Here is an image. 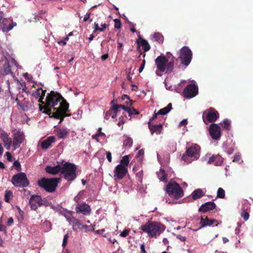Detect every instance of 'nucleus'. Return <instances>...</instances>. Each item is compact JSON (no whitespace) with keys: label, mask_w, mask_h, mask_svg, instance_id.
Returning a JSON list of instances; mask_svg holds the SVG:
<instances>
[{"label":"nucleus","mask_w":253,"mask_h":253,"mask_svg":"<svg viewBox=\"0 0 253 253\" xmlns=\"http://www.w3.org/2000/svg\"><path fill=\"white\" fill-rule=\"evenodd\" d=\"M44 101L43 106L39 105L40 110L44 109V113L60 119V123L65 117L71 116L70 114H67L69 111V105L60 93L51 91L47 93Z\"/></svg>","instance_id":"nucleus-1"},{"label":"nucleus","mask_w":253,"mask_h":253,"mask_svg":"<svg viewBox=\"0 0 253 253\" xmlns=\"http://www.w3.org/2000/svg\"><path fill=\"white\" fill-rule=\"evenodd\" d=\"M155 64L158 70L156 74L158 76H161L159 72L167 71L171 72L174 67V57L170 53H168L166 56L164 54L161 55L155 60Z\"/></svg>","instance_id":"nucleus-2"},{"label":"nucleus","mask_w":253,"mask_h":253,"mask_svg":"<svg viewBox=\"0 0 253 253\" xmlns=\"http://www.w3.org/2000/svg\"><path fill=\"white\" fill-rule=\"evenodd\" d=\"M139 229L147 233L149 237H154L160 235L165 230V227L158 222L148 221L141 225Z\"/></svg>","instance_id":"nucleus-3"},{"label":"nucleus","mask_w":253,"mask_h":253,"mask_svg":"<svg viewBox=\"0 0 253 253\" xmlns=\"http://www.w3.org/2000/svg\"><path fill=\"white\" fill-rule=\"evenodd\" d=\"M76 166L69 162H62L61 174L67 181H72L77 177Z\"/></svg>","instance_id":"nucleus-4"},{"label":"nucleus","mask_w":253,"mask_h":253,"mask_svg":"<svg viewBox=\"0 0 253 253\" xmlns=\"http://www.w3.org/2000/svg\"><path fill=\"white\" fill-rule=\"evenodd\" d=\"M167 193L171 198L177 200L183 196V191L180 185L174 181H170L166 186Z\"/></svg>","instance_id":"nucleus-5"},{"label":"nucleus","mask_w":253,"mask_h":253,"mask_svg":"<svg viewBox=\"0 0 253 253\" xmlns=\"http://www.w3.org/2000/svg\"><path fill=\"white\" fill-rule=\"evenodd\" d=\"M59 178H42L38 182L39 186L48 192H54L60 181Z\"/></svg>","instance_id":"nucleus-6"},{"label":"nucleus","mask_w":253,"mask_h":253,"mask_svg":"<svg viewBox=\"0 0 253 253\" xmlns=\"http://www.w3.org/2000/svg\"><path fill=\"white\" fill-rule=\"evenodd\" d=\"M200 148L198 145L196 144L192 145L187 148L186 154L183 155L182 160L187 163L196 160L200 157Z\"/></svg>","instance_id":"nucleus-7"},{"label":"nucleus","mask_w":253,"mask_h":253,"mask_svg":"<svg viewBox=\"0 0 253 253\" xmlns=\"http://www.w3.org/2000/svg\"><path fill=\"white\" fill-rule=\"evenodd\" d=\"M13 185L16 187H26L29 184V180L24 172L14 175L11 179Z\"/></svg>","instance_id":"nucleus-8"},{"label":"nucleus","mask_w":253,"mask_h":253,"mask_svg":"<svg viewBox=\"0 0 253 253\" xmlns=\"http://www.w3.org/2000/svg\"><path fill=\"white\" fill-rule=\"evenodd\" d=\"M192 53L190 48L187 46L183 47L180 50L179 58L182 64L187 66L192 60Z\"/></svg>","instance_id":"nucleus-9"},{"label":"nucleus","mask_w":253,"mask_h":253,"mask_svg":"<svg viewBox=\"0 0 253 253\" xmlns=\"http://www.w3.org/2000/svg\"><path fill=\"white\" fill-rule=\"evenodd\" d=\"M218 117V113L212 108L206 110L203 115V121L206 124L214 122Z\"/></svg>","instance_id":"nucleus-10"},{"label":"nucleus","mask_w":253,"mask_h":253,"mask_svg":"<svg viewBox=\"0 0 253 253\" xmlns=\"http://www.w3.org/2000/svg\"><path fill=\"white\" fill-rule=\"evenodd\" d=\"M13 138L12 145L14 150L20 147V145L24 142L25 140V135L23 131L20 130L15 129L13 131Z\"/></svg>","instance_id":"nucleus-11"},{"label":"nucleus","mask_w":253,"mask_h":253,"mask_svg":"<svg viewBox=\"0 0 253 253\" xmlns=\"http://www.w3.org/2000/svg\"><path fill=\"white\" fill-rule=\"evenodd\" d=\"M198 92V87L197 85L188 84L183 90L182 95L186 98H191L195 97Z\"/></svg>","instance_id":"nucleus-12"},{"label":"nucleus","mask_w":253,"mask_h":253,"mask_svg":"<svg viewBox=\"0 0 253 253\" xmlns=\"http://www.w3.org/2000/svg\"><path fill=\"white\" fill-rule=\"evenodd\" d=\"M30 207L33 210H36L39 207L44 204V202L41 196L38 195H32L29 200Z\"/></svg>","instance_id":"nucleus-13"},{"label":"nucleus","mask_w":253,"mask_h":253,"mask_svg":"<svg viewBox=\"0 0 253 253\" xmlns=\"http://www.w3.org/2000/svg\"><path fill=\"white\" fill-rule=\"evenodd\" d=\"M210 136L215 140H219L221 137V129L216 124H211L209 128Z\"/></svg>","instance_id":"nucleus-14"},{"label":"nucleus","mask_w":253,"mask_h":253,"mask_svg":"<svg viewBox=\"0 0 253 253\" xmlns=\"http://www.w3.org/2000/svg\"><path fill=\"white\" fill-rule=\"evenodd\" d=\"M16 23L10 19L5 18L0 23V28L3 32H8L16 26Z\"/></svg>","instance_id":"nucleus-15"},{"label":"nucleus","mask_w":253,"mask_h":253,"mask_svg":"<svg viewBox=\"0 0 253 253\" xmlns=\"http://www.w3.org/2000/svg\"><path fill=\"white\" fill-rule=\"evenodd\" d=\"M127 171V169L126 167L123 166L122 165H118L114 170V178L115 179H121L124 178Z\"/></svg>","instance_id":"nucleus-16"},{"label":"nucleus","mask_w":253,"mask_h":253,"mask_svg":"<svg viewBox=\"0 0 253 253\" xmlns=\"http://www.w3.org/2000/svg\"><path fill=\"white\" fill-rule=\"evenodd\" d=\"M66 218L69 223L72 225L73 228L75 231L83 229H86L88 228V226L83 225L79 220L75 218L74 217L70 216L68 217H66Z\"/></svg>","instance_id":"nucleus-17"},{"label":"nucleus","mask_w":253,"mask_h":253,"mask_svg":"<svg viewBox=\"0 0 253 253\" xmlns=\"http://www.w3.org/2000/svg\"><path fill=\"white\" fill-rule=\"evenodd\" d=\"M173 171L169 169L167 170H164L163 169L161 168L159 171L157 172V174L159 179L161 181L167 182L168 178L172 176Z\"/></svg>","instance_id":"nucleus-18"},{"label":"nucleus","mask_w":253,"mask_h":253,"mask_svg":"<svg viewBox=\"0 0 253 253\" xmlns=\"http://www.w3.org/2000/svg\"><path fill=\"white\" fill-rule=\"evenodd\" d=\"M0 138L3 142L4 146L6 150H9L12 145L11 139L4 130L0 129Z\"/></svg>","instance_id":"nucleus-19"},{"label":"nucleus","mask_w":253,"mask_h":253,"mask_svg":"<svg viewBox=\"0 0 253 253\" xmlns=\"http://www.w3.org/2000/svg\"><path fill=\"white\" fill-rule=\"evenodd\" d=\"M90 207L84 203L78 204L76 208L77 213H82L84 215H89L90 213Z\"/></svg>","instance_id":"nucleus-20"},{"label":"nucleus","mask_w":253,"mask_h":253,"mask_svg":"<svg viewBox=\"0 0 253 253\" xmlns=\"http://www.w3.org/2000/svg\"><path fill=\"white\" fill-rule=\"evenodd\" d=\"M46 90L41 88L37 89L33 91L32 95L36 99H39L38 102L42 104H44V99Z\"/></svg>","instance_id":"nucleus-21"},{"label":"nucleus","mask_w":253,"mask_h":253,"mask_svg":"<svg viewBox=\"0 0 253 253\" xmlns=\"http://www.w3.org/2000/svg\"><path fill=\"white\" fill-rule=\"evenodd\" d=\"M62 167V162L61 163H58V164L54 167H51L49 166H47L45 168V171L46 172L52 174H56L58 173L59 171L61 172Z\"/></svg>","instance_id":"nucleus-22"},{"label":"nucleus","mask_w":253,"mask_h":253,"mask_svg":"<svg viewBox=\"0 0 253 253\" xmlns=\"http://www.w3.org/2000/svg\"><path fill=\"white\" fill-rule=\"evenodd\" d=\"M215 204L212 202H208L203 204L199 209V211L206 212L209 211H211L215 208Z\"/></svg>","instance_id":"nucleus-23"},{"label":"nucleus","mask_w":253,"mask_h":253,"mask_svg":"<svg viewBox=\"0 0 253 253\" xmlns=\"http://www.w3.org/2000/svg\"><path fill=\"white\" fill-rule=\"evenodd\" d=\"M223 162V159L219 155L212 156L210 157L208 162V164L213 163L215 166H221Z\"/></svg>","instance_id":"nucleus-24"},{"label":"nucleus","mask_w":253,"mask_h":253,"mask_svg":"<svg viewBox=\"0 0 253 253\" xmlns=\"http://www.w3.org/2000/svg\"><path fill=\"white\" fill-rule=\"evenodd\" d=\"M216 222V220L215 219H210L207 217L205 218L201 217L200 221L199 222V224L201 225V226L199 229H201L207 226H211L212 224Z\"/></svg>","instance_id":"nucleus-25"},{"label":"nucleus","mask_w":253,"mask_h":253,"mask_svg":"<svg viewBox=\"0 0 253 253\" xmlns=\"http://www.w3.org/2000/svg\"><path fill=\"white\" fill-rule=\"evenodd\" d=\"M55 138L53 136H50L47 137L45 140L42 141L41 143V146L42 149H47L50 145L55 141Z\"/></svg>","instance_id":"nucleus-26"},{"label":"nucleus","mask_w":253,"mask_h":253,"mask_svg":"<svg viewBox=\"0 0 253 253\" xmlns=\"http://www.w3.org/2000/svg\"><path fill=\"white\" fill-rule=\"evenodd\" d=\"M149 128L152 134L155 133L157 134H159L162 130V125L161 124L156 125H152L150 123H148Z\"/></svg>","instance_id":"nucleus-27"},{"label":"nucleus","mask_w":253,"mask_h":253,"mask_svg":"<svg viewBox=\"0 0 253 253\" xmlns=\"http://www.w3.org/2000/svg\"><path fill=\"white\" fill-rule=\"evenodd\" d=\"M69 133V130L66 128H59L56 130V135L60 139L65 138Z\"/></svg>","instance_id":"nucleus-28"},{"label":"nucleus","mask_w":253,"mask_h":253,"mask_svg":"<svg viewBox=\"0 0 253 253\" xmlns=\"http://www.w3.org/2000/svg\"><path fill=\"white\" fill-rule=\"evenodd\" d=\"M137 42L138 45H141L143 47L145 51H148L150 50V46L146 40L142 38H139Z\"/></svg>","instance_id":"nucleus-29"},{"label":"nucleus","mask_w":253,"mask_h":253,"mask_svg":"<svg viewBox=\"0 0 253 253\" xmlns=\"http://www.w3.org/2000/svg\"><path fill=\"white\" fill-rule=\"evenodd\" d=\"M172 109L171 103H169L166 107L160 109L158 112L159 115H165L168 114Z\"/></svg>","instance_id":"nucleus-30"},{"label":"nucleus","mask_w":253,"mask_h":253,"mask_svg":"<svg viewBox=\"0 0 253 253\" xmlns=\"http://www.w3.org/2000/svg\"><path fill=\"white\" fill-rule=\"evenodd\" d=\"M204 195L202 190L200 189H198L194 191L192 194V196L193 199L196 200L199 199Z\"/></svg>","instance_id":"nucleus-31"},{"label":"nucleus","mask_w":253,"mask_h":253,"mask_svg":"<svg viewBox=\"0 0 253 253\" xmlns=\"http://www.w3.org/2000/svg\"><path fill=\"white\" fill-rule=\"evenodd\" d=\"M153 39L159 43L163 42L164 38L162 35L159 33H156L153 35Z\"/></svg>","instance_id":"nucleus-32"},{"label":"nucleus","mask_w":253,"mask_h":253,"mask_svg":"<svg viewBox=\"0 0 253 253\" xmlns=\"http://www.w3.org/2000/svg\"><path fill=\"white\" fill-rule=\"evenodd\" d=\"M132 139L130 137L126 136V138L123 142V144L125 146L130 147L132 146Z\"/></svg>","instance_id":"nucleus-33"},{"label":"nucleus","mask_w":253,"mask_h":253,"mask_svg":"<svg viewBox=\"0 0 253 253\" xmlns=\"http://www.w3.org/2000/svg\"><path fill=\"white\" fill-rule=\"evenodd\" d=\"M129 159L128 156L126 155L124 156L121 161V163L119 165H122L123 166L126 167V168H127V166L129 164Z\"/></svg>","instance_id":"nucleus-34"},{"label":"nucleus","mask_w":253,"mask_h":253,"mask_svg":"<svg viewBox=\"0 0 253 253\" xmlns=\"http://www.w3.org/2000/svg\"><path fill=\"white\" fill-rule=\"evenodd\" d=\"M3 73L5 75L11 73L10 65L8 62H6L3 65Z\"/></svg>","instance_id":"nucleus-35"},{"label":"nucleus","mask_w":253,"mask_h":253,"mask_svg":"<svg viewBox=\"0 0 253 253\" xmlns=\"http://www.w3.org/2000/svg\"><path fill=\"white\" fill-rule=\"evenodd\" d=\"M129 107H126L122 105H115L113 106V110L116 111H118L119 108H122L123 110L127 112Z\"/></svg>","instance_id":"nucleus-36"},{"label":"nucleus","mask_w":253,"mask_h":253,"mask_svg":"<svg viewBox=\"0 0 253 253\" xmlns=\"http://www.w3.org/2000/svg\"><path fill=\"white\" fill-rule=\"evenodd\" d=\"M225 197V191L222 188H219L217 192V197L223 198Z\"/></svg>","instance_id":"nucleus-37"},{"label":"nucleus","mask_w":253,"mask_h":253,"mask_svg":"<svg viewBox=\"0 0 253 253\" xmlns=\"http://www.w3.org/2000/svg\"><path fill=\"white\" fill-rule=\"evenodd\" d=\"M221 124V126L227 130H229L230 128V122L227 120H224Z\"/></svg>","instance_id":"nucleus-38"},{"label":"nucleus","mask_w":253,"mask_h":253,"mask_svg":"<svg viewBox=\"0 0 253 253\" xmlns=\"http://www.w3.org/2000/svg\"><path fill=\"white\" fill-rule=\"evenodd\" d=\"M12 193L10 191H6L5 192V196H4V199L5 201L6 202H8L9 200V199L12 197Z\"/></svg>","instance_id":"nucleus-39"},{"label":"nucleus","mask_w":253,"mask_h":253,"mask_svg":"<svg viewBox=\"0 0 253 253\" xmlns=\"http://www.w3.org/2000/svg\"><path fill=\"white\" fill-rule=\"evenodd\" d=\"M122 99L124 100H127L126 101V103L127 104V105H130V106L132 105V100H130V98L129 97V96L127 95H124L122 96Z\"/></svg>","instance_id":"nucleus-40"},{"label":"nucleus","mask_w":253,"mask_h":253,"mask_svg":"<svg viewBox=\"0 0 253 253\" xmlns=\"http://www.w3.org/2000/svg\"><path fill=\"white\" fill-rule=\"evenodd\" d=\"M114 21L115 22L114 27L116 29H120L121 27V26H122V24H121L120 20L118 19H115L114 20Z\"/></svg>","instance_id":"nucleus-41"},{"label":"nucleus","mask_w":253,"mask_h":253,"mask_svg":"<svg viewBox=\"0 0 253 253\" xmlns=\"http://www.w3.org/2000/svg\"><path fill=\"white\" fill-rule=\"evenodd\" d=\"M143 174L142 170H140L136 173L137 179L140 182H141L142 181Z\"/></svg>","instance_id":"nucleus-42"},{"label":"nucleus","mask_w":253,"mask_h":253,"mask_svg":"<svg viewBox=\"0 0 253 253\" xmlns=\"http://www.w3.org/2000/svg\"><path fill=\"white\" fill-rule=\"evenodd\" d=\"M127 112L128 113L130 116L132 115H137L138 114V113L136 111L135 109L130 107H129V109Z\"/></svg>","instance_id":"nucleus-43"},{"label":"nucleus","mask_w":253,"mask_h":253,"mask_svg":"<svg viewBox=\"0 0 253 253\" xmlns=\"http://www.w3.org/2000/svg\"><path fill=\"white\" fill-rule=\"evenodd\" d=\"M144 154V152L143 149L139 150L136 155V158L139 159V161H141L142 160Z\"/></svg>","instance_id":"nucleus-44"},{"label":"nucleus","mask_w":253,"mask_h":253,"mask_svg":"<svg viewBox=\"0 0 253 253\" xmlns=\"http://www.w3.org/2000/svg\"><path fill=\"white\" fill-rule=\"evenodd\" d=\"M241 215L245 221H247V220H248V219L249 218V213L248 212H246L245 211H243V212H242V213H241Z\"/></svg>","instance_id":"nucleus-45"},{"label":"nucleus","mask_w":253,"mask_h":253,"mask_svg":"<svg viewBox=\"0 0 253 253\" xmlns=\"http://www.w3.org/2000/svg\"><path fill=\"white\" fill-rule=\"evenodd\" d=\"M94 30L93 31V33H95L97 31L103 32V28H100V27H99L98 23L96 22L94 23Z\"/></svg>","instance_id":"nucleus-46"},{"label":"nucleus","mask_w":253,"mask_h":253,"mask_svg":"<svg viewBox=\"0 0 253 253\" xmlns=\"http://www.w3.org/2000/svg\"><path fill=\"white\" fill-rule=\"evenodd\" d=\"M113 112V107H112L111 109L109 110L108 111H107L106 113V114L104 116V119L106 120H108L110 116H111V115L112 114V112Z\"/></svg>","instance_id":"nucleus-47"},{"label":"nucleus","mask_w":253,"mask_h":253,"mask_svg":"<svg viewBox=\"0 0 253 253\" xmlns=\"http://www.w3.org/2000/svg\"><path fill=\"white\" fill-rule=\"evenodd\" d=\"M129 230L125 229L122 233H121L120 236L122 237H126L129 233Z\"/></svg>","instance_id":"nucleus-48"},{"label":"nucleus","mask_w":253,"mask_h":253,"mask_svg":"<svg viewBox=\"0 0 253 253\" xmlns=\"http://www.w3.org/2000/svg\"><path fill=\"white\" fill-rule=\"evenodd\" d=\"M241 159V156L239 154H236L234 157V159L233 160V162H238Z\"/></svg>","instance_id":"nucleus-49"},{"label":"nucleus","mask_w":253,"mask_h":253,"mask_svg":"<svg viewBox=\"0 0 253 253\" xmlns=\"http://www.w3.org/2000/svg\"><path fill=\"white\" fill-rule=\"evenodd\" d=\"M68 238V234L65 235L64 236V238H63V243H62V246L63 247H64L66 245Z\"/></svg>","instance_id":"nucleus-50"},{"label":"nucleus","mask_w":253,"mask_h":253,"mask_svg":"<svg viewBox=\"0 0 253 253\" xmlns=\"http://www.w3.org/2000/svg\"><path fill=\"white\" fill-rule=\"evenodd\" d=\"M68 39H69L68 38V36H66V37H65L63 40L58 42V43L60 44H62L63 45H65L66 44V42H67V41L68 40Z\"/></svg>","instance_id":"nucleus-51"},{"label":"nucleus","mask_w":253,"mask_h":253,"mask_svg":"<svg viewBox=\"0 0 253 253\" xmlns=\"http://www.w3.org/2000/svg\"><path fill=\"white\" fill-rule=\"evenodd\" d=\"M176 238L182 242H184L186 240V237L181 235H176Z\"/></svg>","instance_id":"nucleus-52"},{"label":"nucleus","mask_w":253,"mask_h":253,"mask_svg":"<svg viewBox=\"0 0 253 253\" xmlns=\"http://www.w3.org/2000/svg\"><path fill=\"white\" fill-rule=\"evenodd\" d=\"M106 157L108 160V161L109 162H111L112 161V156H111V153L108 151L106 153Z\"/></svg>","instance_id":"nucleus-53"},{"label":"nucleus","mask_w":253,"mask_h":253,"mask_svg":"<svg viewBox=\"0 0 253 253\" xmlns=\"http://www.w3.org/2000/svg\"><path fill=\"white\" fill-rule=\"evenodd\" d=\"M145 64V60H143V62L139 69V73H141L143 70V69L144 68Z\"/></svg>","instance_id":"nucleus-54"},{"label":"nucleus","mask_w":253,"mask_h":253,"mask_svg":"<svg viewBox=\"0 0 253 253\" xmlns=\"http://www.w3.org/2000/svg\"><path fill=\"white\" fill-rule=\"evenodd\" d=\"M187 124V119H184L182 121L180 122L179 123V126H185Z\"/></svg>","instance_id":"nucleus-55"},{"label":"nucleus","mask_w":253,"mask_h":253,"mask_svg":"<svg viewBox=\"0 0 253 253\" xmlns=\"http://www.w3.org/2000/svg\"><path fill=\"white\" fill-rule=\"evenodd\" d=\"M13 223V219L12 217H10L7 222L8 226H10Z\"/></svg>","instance_id":"nucleus-56"},{"label":"nucleus","mask_w":253,"mask_h":253,"mask_svg":"<svg viewBox=\"0 0 253 253\" xmlns=\"http://www.w3.org/2000/svg\"><path fill=\"white\" fill-rule=\"evenodd\" d=\"M140 253H146V251L145 250V246L144 244H141L140 245Z\"/></svg>","instance_id":"nucleus-57"},{"label":"nucleus","mask_w":253,"mask_h":253,"mask_svg":"<svg viewBox=\"0 0 253 253\" xmlns=\"http://www.w3.org/2000/svg\"><path fill=\"white\" fill-rule=\"evenodd\" d=\"M5 155L7 156V160L9 161H11L12 160V156L9 152H6Z\"/></svg>","instance_id":"nucleus-58"},{"label":"nucleus","mask_w":253,"mask_h":253,"mask_svg":"<svg viewBox=\"0 0 253 253\" xmlns=\"http://www.w3.org/2000/svg\"><path fill=\"white\" fill-rule=\"evenodd\" d=\"M118 111H116L115 110H113V112H112V114L111 115V117L113 119H115L117 117Z\"/></svg>","instance_id":"nucleus-59"},{"label":"nucleus","mask_w":253,"mask_h":253,"mask_svg":"<svg viewBox=\"0 0 253 253\" xmlns=\"http://www.w3.org/2000/svg\"><path fill=\"white\" fill-rule=\"evenodd\" d=\"M90 13H86L84 18V21H86L89 18Z\"/></svg>","instance_id":"nucleus-60"},{"label":"nucleus","mask_w":253,"mask_h":253,"mask_svg":"<svg viewBox=\"0 0 253 253\" xmlns=\"http://www.w3.org/2000/svg\"><path fill=\"white\" fill-rule=\"evenodd\" d=\"M99 136H98L97 134H94L92 136V138L95 140H96L97 142H99V140L98 139Z\"/></svg>","instance_id":"nucleus-61"},{"label":"nucleus","mask_w":253,"mask_h":253,"mask_svg":"<svg viewBox=\"0 0 253 253\" xmlns=\"http://www.w3.org/2000/svg\"><path fill=\"white\" fill-rule=\"evenodd\" d=\"M4 14L2 12H0V23L1 22L2 20L4 19L5 18H3Z\"/></svg>","instance_id":"nucleus-62"},{"label":"nucleus","mask_w":253,"mask_h":253,"mask_svg":"<svg viewBox=\"0 0 253 253\" xmlns=\"http://www.w3.org/2000/svg\"><path fill=\"white\" fill-rule=\"evenodd\" d=\"M14 165L17 168V169L19 170V168H20V164L19 163L15 162Z\"/></svg>","instance_id":"nucleus-63"},{"label":"nucleus","mask_w":253,"mask_h":253,"mask_svg":"<svg viewBox=\"0 0 253 253\" xmlns=\"http://www.w3.org/2000/svg\"><path fill=\"white\" fill-rule=\"evenodd\" d=\"M105 230L104 229L101 230H96L95 232L98 234H100L103 235V233L104 232Z\"/></svg>","instance_id":"nucleus-64"}]
</instances>
